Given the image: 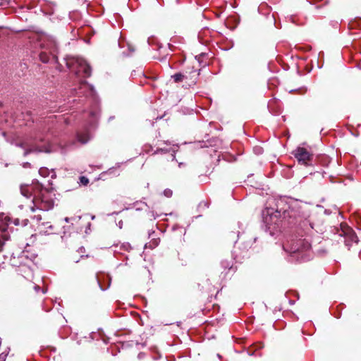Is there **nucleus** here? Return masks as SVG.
Wrapping results in <instances>:
<instances>
[{"label": "nucleus", "mask_w": 361, "mask_h": 361, "mask_svg": "<svg viewBox=\"0 0 361 361\" xmlns=\"http://www.w3.org/2000/svg\"><path fill=\"white\" fill-rule=\"evenodd\" d=\"M36 201L39 204L40 209L42 210H49L54 206L51 193L47 190L42 191L40 195L36 197Z\"/></svg>", "instance_id": "nucleus-1"}, {"label": "nucleus", "mask_w": 361, "mask_h": 361, "mask_svg": "<svg viewBox=\"0 0 361 361\" xmlns=\"http://www.w3.org/2000/svg\"><path fill=\"white\" fill-rule=\"evenodd\" d=\"M199 75V71L193 68L191 71H186L183 73L184 87L186 89L192 88L196 83Z\"/></svg>", "instance_id": "nucleus-2"}, {"label": "nucleus", "mask_w": 361, "mask_h": 361, "mask_svg": "<svg viewBox=\"0 0 361 361\" xmlns=\"http://www.w3.org/2000/svg\"><path fill=\"white\" fill-rule=\"evenodd\" d=\"M75 65L78 74H82L84 77H88L91 75V68L83 59H76Z\"/></svg>", "instance_id": "nucleus-3"}, {"label": "nucleus", "mask_w": 361, "mask_h": 361, "mask_svg": "<svg viewBox=\"0 0 361 361\" xmlns=\"http://www.w3.org/2000/svg\"><path fill=\"white\" fill-rule=\"evenodd\" d=\"M294 155L298 161L302 164H307L310 159L311 154L303 147H298L295 149Z\"/></svg>", "instance_id": "nucleus-4"}, {"label": "nucleus", "mask_w": 361, "mask_h": 361, "mask_svg": "<svg viewBox=\"0 0 361 361\" xmlns=\"http://www.w3.org/2000/svg\"><path fill=\"white\" fill-rule=\"evenodd\" d=\"M20 190L21 193L25 197H30L32 195H35V197L36 196L35 190L32 185L22 186Z\"/></svg>", "instance_id": "nucleus-5"}, {"label": "nucleus", "mask_w": 361, "mask_h": 361, "mask_svg": "<svg viewBox=\"0 0 361 361\" xmlns=\"http://www.w3.org/2000/svg\"><path fill=\"white\" fill-rule=\"evenodd\" d=\"M8 234L6 233V228L1 227L0 228V251L1 250V247L4 244V242L8 240Z\"/></svg>", "instance_id": "nucleus-6"}, {"label": "nucleus", "mask_w": 361, "mask_h": 361, "mask_svg": "<svg viewBox=\"0 0 361 361\" xmlns=\"http://www.w3.org/2000/svg\"><path fill=\"white\" fill-rule=\"evenodd\" d=\"M172 78H173L174 81L176 82H183V73H176V74L173 75L172 76Z\"/></svg>", "instance_id": "nucleus-7"}, {"label": "nucleus", "mask_w": 361, "mask_h": 361, "mask_svg": "<svg viewBox=\"0 0 361 361\" xmlns=\"http://www.w3.org/2000/svg\"><path fill=\"white\" fill-rule=\"evenodd\" d=\"M39 173L42 176H44V177H46L49 175V171L46 168H41L39 170Z\"/></svg>", "instance_id": "nucleus-8"}, {"label": "nucleus", "mask_w": 361, "mask_h": 361, "mask_svg": "<svg viewBox=\"0 0 361 361\" xmlns=\"http://www.w3.org/2000/svg\"><path fill=\"white\" fill-rule=\"evenodd\" d=\"M80 182L83 184V185H86L88 183V179L86 178L85 177H81L80 178Z\"/></svg>", "instance_id": "nucleus-9"}, {"label": "nucleus", "mask_w": 361, "mask_h": 361, "mask_svg": "<svg viewBox=\"0 0 361 361\" xmlns=\"http://www.w3.org/2000/svg\"><path fill=\"white\" fill-rule=\"evenodd\" d=\"M79 140H80L82 143H85V142L87 141V139H82L81 137H79Z\"/></svg>", "instance_id": "nucleus-10"}, {"label": "nucleus", "mask_w": 361, "mask_h": 361, "mask_svg": "<svg viewBox=\"0 0 361 361\" xmlns=\"http://www.w3.org/2000/svg\"><path fill=\"white\" fill-rule=\"evenodd\" d=\"M39 230L41 233H48L47 231H44L42 228H39Z\"/></svg>", "instance_id": "nucleus-11"}, {"label": "nucleus", "mask_w": 361, "mask_h": 361, "mask_svg": "<svg viewBox=\"0 0 361 361\" xmlns=\"http://www.w3.org/2000/svg\"><path fill=\"white\" fill-rule=\"evenodd\" d=\"M170 194H171V192H167L168 195H169Z\"/></svg>", "instance_id": "nucleus-12"}, {"label": "nucleus", "mask_w": 361, "mask_h": 361, "mask_svg": "<svg viewBox=\"0 0 361 361\" xmlns=\"http://www.w3.org/2000/svg\"><path fill=\"white\" fill-rule=\"evenodd\" d=\"M170 194H171V192H167L168 195H169Z\"/></svg>", "instance_id": "nucleus-13"}]
</instances>
